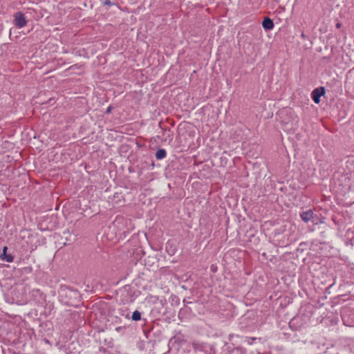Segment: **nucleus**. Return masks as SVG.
<instances>
[{"mask_svg":"<svg viewBox=\"0 0 354 354\" xmlns=\"http://www.w3.org/2000/svg\"><path fill=\"white\" fill-rule=\"evenodd\" d=\"M14 24L18 28H24L27 24V19L25 15L21 12H17L14 14Z\"/></svg>","mask_w":354,"mask_h":354,"instance_id":"obj_1","label":"nucleus"},{"mask_svg":"<svg viewBox=\"0 0 354 354\" xmlns=\"http://www.w3.org/2000/svg\"><path fill=\"white\" fill-rule=\"evenodd\" d=\"M325 93V88L324 87H319L314 89L311 93V97L315 103L319 104L320 102L321 96L324 95Z\"/></svg>","mask_w":354,"mask_h":354,"instance_id":"obj_2","label":"nucleus"},{"mask_svg":"<svg viewBox=\"0 0 354 354\" xmlns=\"http://www.w3.org/2000/svg\"><path fill=\"white\" fill-rule=\"evenodd\" d=\"M8 247L4 246L3 248L2 253L0 255V258L3 261H6L8 263H12L14 261V257L11 254H7Z\"/></svg>","mask_w":354,"mask_h":354,"instance_id":"obj_3","label":"nucleus"},{"mask_svg":"<svg viewBox=\"0 0 354 354\" xmlns=\"http://www.w3.org/2000/svg\"><path fill=\"white\" fill-rule=\"evenodd\" d=\"M262 26L266 30H270L274 28V23L269 17H265L262 21Z\"/></svg>","mask_w":354,"mask_h":354,"instance_id":"obj_4","label":"nucleus"},{"mask_svg":"<svg viewBox=\"0 0 354 354\" xmlns=\"http://www.w3.org/2000/svg\"><path fill=\"white\" fill-rule=\"evenodd\" d=\"M259 167H260V165H254L253 166L254 172L252 174L259 176H263V177H266L267 176V174L266 173V168L263 167V168L260 169Z\"/></svg>","mask_w":354,"mask_h":354,"instance_id":"obj_5","label":"nucleus"},{"mask_svg":"<svg viewBox=\"0 0 354 354\" xmlns=\"http://www.w3.org/2000/svg\"><path fill=\"white\" fill-rule=\"evenodd\" d=\"M313 212L312 210L304 212L301 214V219L306 223L308 222L313 218Z\"/></svg>","mask_w":354,"mask_h":354,"instance_id":"obj_6","label":"nucleus"},{"mask_svg":"<svg viewBox=\"0 0 354 354\" xmlns=\"http://www.w3.org/2000/svg\"><path fill=\"white\" fill-rule=\"evenodd\" d=\"M167 156V151L165 149H158L156 152L155 156L157 160H162Z\"/></svg>","mask_w":354,"mask_h":354,"instance_id":"obj_7","label":"nucleus"},{"mask_svg":"<svg viewBox=\"0 0 354 354\" xmlns=\"http://www.w3.org/2000/svg\"><path fill=\"white\" fill-rule=\"evenodd\" d=\"M132 319L134 321H139L141 319V314L139 311L135 310L132 314Z\"/></svg>","mask_w":354,"mask_h":354,"instance_id":"obj_8","label":"nucleus"},{"mask_svg":"<svg viewBox=\"0 0 354 354\" xmlns=\"http://www.w3.org/2000/svg\"><path fill=\"white\" fill-rule=\"evenodd\" d=\"M103 4L104 6H111L112 5H114V3H113L111 0H104V1L103 2Z\"/></svg>","mask_w":354,"mask_h":354,"instance_id":"obj_9","label":"nucleus"},{"mask_svg":"<svg viewBox=\"0 0 354 354\" xmlns=\"http://www.w3.org/2000/svg\"><path fill=\"white\" fill-rule=\"evenodd\" d=\"M13 175H14V177H16V176L19 177L21 175L20 169H15V171L13 172Z\"/></svg>","mask_w":354,"mask_h":354,"instance_id":"obj_10","label":"nucleus"},{"mask_svg":"<svg viewBox=\"0 0 354 354\" xmlns=\"http://www.w3.org/2000/svg\"><path fill=\"white\" fill-rule=\"evenodd\" d=\"M111 110H112V107L111 106H109L106 110V113H110L111 112Z\"/></svg>","mask_w":354,"mask_h":354,"instance_id":"obj_11","label":"nucleus"},{"mask_svg":"<svg viewBox=\"0 0 354 354\" xmlns=\"http://www.w3.org/2000/svg\"><path fill=\"white\" fill-rule=\"evenodd\" d=\"M335 26L337 28H340L342 27V24L338 22L336 24Z\"/></svg>","mask_w":354,"mask_h":354,"instance_id":"obj_12","label":"nucleus"},{"mask_svg":"<svg viewBox=\"0 0 354 354\" xmlns=\"http://www.w3.org/2000/svg\"><path fill=\"white\" fill-rule=\"evenodd\" d=\"M22 171H24V175H26V171L24 169H22Z\"/></svg>","mask_w":354,"mask_h":354,"instance_id":"obj_13","label":"nucleus"},{"mask_svg":"<svg viewBox=\"0 0 354 354\" xmlns=\"http://www.w3.org/2000/svg\"><path fill=\"white\" fill-rule=\"evenodd\" d=\"M301 37L304 38L305 37V35L304 33H302L301 34Z\"/></svg>","mask_w":354,"mask_h":354,"instance_id":"obj_14","label":"nucleus"}]
</instances>
